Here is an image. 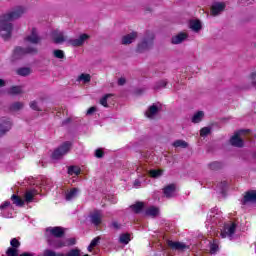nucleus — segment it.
<instances>
[{"label": "nucleus", "mask_w": 256, "mask_h": 256, "mask_svg": "<svg viewBox=\"0 0 256 256\" xmlns=\"http://www.w3.org/2000/svg\"><path fill=\"white\" fill-rule=\"evenodd\" d=\"M25 13L23 6L15 7L11 12L4 14L0 17V35L2 39H11V33L13 31V24L11 21L19 19Z\"/></svg>", "instance_id": "nucleus-1"}, {"label": "nucleus", "mask_w": 256, "mask_h": 256, "mask_svg": "<svg viewBox=\"0 0 256 256\" xmlns=\"http://www.w3.org/2000/svg\"><path fill=\"white\" fill-rule=\"evenodd\" d=\"M155 39V34L153 32H146L141 42L137 46L138 53H143L153 47V41Z\"/></svg>", "instance_id": "nucleus-2"}, {"label": "nucleus", "mask_w": 256, "mask_h": 256, "mask_svg": "<svg viewBox=\"0 0 256 256\" xmlns=\"http://www.w3.org/2000/svg\"><path fill=\"white\" fill-rule=\"evenodd\" d=\"M236 230H237V224L235 223L225 224L223 229L220 232V237L222 239H226V237H228L229 239H233V235H235Z\"/></svg>", "instance_id": "nucleus-3"}, {"label": "nucleus", "mask_w": 256, "mask_h": 256, "mask_svg": "<svg viewBox=\"0 0 256 256\" xmlns=\"http://www.w3.org/2000/svg\"><path fill=\"white\" fill-rule=\"evenodd\" d=\"M46 231H47V233L52 235L48 238V244H49L50 239H52L53 241H55L57 243V242L61 241V237L63 235H65V231H63V228H61V227H49L46 229Z\"/></svg>", "instance_id": "nucleus-4"}, {"label": "nucleus", "mask_w": 256, "mask_h": 256, "mask_svg": "<svg viewBox=\"0 0 256 256\" xmlns=\"http://www.w3.org/2000/svg\"><path fill=\"white\" fill-rule=\"evenodd\" d=\"M71 145V142H64L58 149L53 152V159H61L63 155H67V153H69L71 150Z\"/></svg>", "instance_id": "nucleus-5"}, {"label": "nucleus", "mask_w": 256, "mask_h": 256, "mask_svg": "<svg viewBox=\"0 0 256 256\" xmlns=\"http://www.w3.org/2000/svg\"><path fill=\"white\" fill-rule=\"evenodd\" d=\"M29 53H37V49L33 46L27 48L16 47L12 57L13 59H21V57Z\"/></svg>", "instance_id": "nucleus-6"}, {"label": "nucleus", "mask_w": 256, "mask_h": 256, "mask_svg": "<svg viewBox=\"0 0 256 256\" xmlns=\"http://www.w3.org/2000/svg\"><path fill=\"white\" fill-rule=\"evenodd\" d=\"M247 131L249 130H240L236 132L230 139L231 145H233V147H243V134L247 133Z\"/></svg>", "instance_id": "nucleus-7"}, {"label": "nucleus", "mask_w": 256, "mask_h": 256, "mask_svg": "<svg viewBox=\"0 0 256 256\" xmlns=\"http://www.w3.org/2000/svg\"><path fill=\"white\" fill-rule=\"evenodd\" d=\"M11 127H13V123L11 119L7 117L0 118V137H3L8 131H11Z\"/></svg>", "instance_id": "nucleus-8"}, {"label": "nucleus", "mask_w": 256, "mask_h": 256, "mask_svg": "<svg viewBox=\"0 0 256 256\" xmlns=\"http://www.w3.org/2000/svg\"><path fill=\"white\" fill-rule=\"evenodd\" d=\"M25 41L32 43V45H39L41 43V36H39L37 28L31 29L30 34L25 37Z\"/></svg>", "instance_id": "nucleus-9"}, {"label": "nucleus", "mask_w": 256, "mask_h": 256, "mask_svg": "<svg viewBox=\"0 0 256 256\" xmlns=\"http://www.w3.org/2000/svg\"><path fill=\"white\" fill-rule=\"evenodd\" d=\"M225 7H227L225 2H214L211 6L210 13L213 17H217V15H221L225 11Z\"/></svg>", "instance_id": "nucleus-10"}, {"label": "nucleus", "mask_w": 256, "mask_h": 256, "mask_svg": "<svg viewBox=\"0 0 256 256\" xmlns=\"http://www.w3.org/2000/svg\"><path fill=\"white\" fill-rule=\"evenodd\" d=\"M167 245L173 251H187V249H190L189 245L183 242H175L173 240H167Z\"/></svg>", "instance_id": "nucleus-11"}, {"label": "nucleus", "mask_w": 256, "mask_h": 256, "mask_svg": "<svg viewBox=\"0 0 256 256\" xmlns=\"http://www.w3.org/2000/svg\"><path fill=\"white\" fill-rule=\"evenodd\" d=\"M88 34H81L78 38L75 39H69L68 44L72 47H82V45H85V41L89 39Z\"/></svg>", "instance_id": "nucleus-12"}, {"label": "nucleus", "mask_w": 256, "mask_h": 256, "mask_svg": "<svg viewBox=\"0 0 256 256\" xmlns=\"http://www.w3.org/2000/svg\"><path fill=\"white\" fill-rule=\"evenodd\" d=\"M51 37H52L54 43H56L57 45H59L61 43H65V41H67L69 43L67 36L62 31H59V30L52 31Z\"/></svg>", "instance_id": "nucleus-13"}, {"label": "nucleus", "mask_w": 256, "mask_h": 256, "mask_svg": "<svg viewBox=\"0 0 256 256\" xmlns=\"http://www.w3.org/2000/svg\"><path fill=\"white\" fill-rule=\"evenodd\" d=\"M49 245L50 247H55L56 249H59V247H65L67 245H75V238H70L66 241L58 240V242H55V240L50 239Z\"/></svg>", "instance_id": "nucleus-14"}, {"label": "nucleus", "mask_w": 256, "mask_h": 256, "mask_svg": "<svg viewBox=\"0 0 256 256\" xmlns=\"http://www.w3.org/2000/svg\"><path fill=\"white\" fill-rule=\"evenodd\" d=\"M159 111H161V107H159L157 104H153L147 109L145 115L148 119H155Z\"/></svg>", "instance_id": "nucleus-15"}, {"label": "nucleus", "mask_w": 256, "mask_h": 256, "mask_svg": "<svg viewBox=\"0 0 256 256\" xmlns=\"http://www.w3.org/2000/svg\"><path fill=\"white\" fill-rule=\"evenodd\" d=\"M137 37H138L137 32L126 34L122 37L121 43L122 45H131V43H134Z\"/></svg>", "instance_id": "nucleus-16"}, {"label": "nucleus", "mask_w": 256, "mask_h": 256, "mask_svg": "<svg viewBox=\"0 0 256 256\" xmlns=\"http://www.w3.org/2000/svg\"><path fill=\"white\" fill-rule=\"evenodd\" d=\"M79 193H81V190H79V188H72L70 190H67L65 193L66 201H73V199H77L79 197Z\"/></svg>", "instance_id": "nucleus-17"}, {"label": "nucleus", "mask_w": 256, "mask_h": 256, "mask_svg": "<svg viewBox=\"0 0 256 256\" xmlns=\"http://www.w3.org/2000/svg\"><path fill=\"white\" fill-rule=\"evenodd\" d=\"M247 203H256V191L255 190H251L248 191L243 200H242V205H247Z\"/></svg>", "instance_id": "nucleus-18"}, {"label": "nucleus", "mask_w": 256, "mask_h": 256, "mask_svg": "<svg viewBox=\"0 0 256 256\" xmlns=\"http://www.w3.org/2000/svg\"><path fill=\"white\" fill-rule=\"evenodd\" d=\"M103 219V213L101 211L96 210L90 215V221L93 225H101V221Z\"/></svg>", "instance_id": "nucleus-19"}, {"label": "nucleus", "mask_w": 256, "mask_h": 256, "mask_svg": "<svg viewBox=\"0 0 256 256\" xmlns=\"http://www.w3.org/2000/svg\"><path fill=\"white\" fill-rule=\"evenodd\" d=\"M163 193L167 199H171V197H175V193H176L175 184H170V185L164 187Z\"/></svg>", "instance_id": "nucleus-20"}, {"label": "nucleus", "mask_w": 256, "mask_h": 256, "mask_svg": "<svg viewBox=\"0 0 256 256\" xmlns=\"http://www.w3.org/2000/svg\"><path fill=\"white\" fill-rule=\"evenodd\" d=\"M187 37H189V35L187 33L180 32L176 36L172 37L171 41H172L173 45H179V44L183 43V41H185V39H187Z\"/></svg>", "instance_id": "nucleus-21"}, {"label": "nucleus", "mask_w": 256, "mask_h": 256, "mask_svg": "<svg viewBox=\"0 0 256 256\" xmlns=\"http://www.w3.org/2000/svg\"><path fill=\"white\" fill-rule=\"evenodd\" d=\"M190 29L195 31V33H199L201 31V22L199 20L190 21Z\"/></svg>", "instance_id": "nucleus-22"}, {"label": "nucleus", "mask_w": 256, "mask_h": 256, "mask_svg": "<svg viewBox=\"0 0 256 256\" xmlns=\"http://www.w3.org/2000/svg\"><path fill=\"white\" fill-rule=\"evenodd\" d=\"M203 117H205V113L203 111H198L192 117V123H201L203 121Z\"/></svg>", "instance_id": "nucleus-23"}, {"label": "nucleus", "mask_w": 256, "mask_h": 256, "mask_svg": "<svg viewBox=\"0 0 256 256\" xmlns=\"http://www.w3.org/2000/svg\"><path fill=\"white\" fill-rule=\"evenodd\" d=\"M146 215L149 217H157V215H159V208L154 206L147 208Z\"/></svg>", "instance_id": "nucleus-24"}, {"label": "nucleus", "mask_w": 256, "mask_h": 256, "mask_svg": "<svg viewBox=\"0 0 256 256\" xmlns=\"http://www.w3.org/2000/svg\"><path fill=\"white\" fill-rule=\"evenodd\" d=\"M35 195H37V191H35V190L27 191L24 195L26 203H31V201H33V197H35Z\"/></svg>", "instance_id": "nucleus-25"}, {"label": "nucleus", "mask_w": 256, "mask_h": 256, "mask_svg": "<svg viewBox=\"0 0 256 256\" xmlns=\"http://www.w3.org/2000/svg\"><path fill=\"white\" fill-rule=\"evenodd\" d=\"M16 73H17V75H20L21 77H27V75H31V68H27V67L19 68L16 71Z\"/></svg>", "instance_id": "nucleus-26"}, {"label": "nucleus", "mask_w": 256, "mask_h": 256, "mask_svg": "<svg viewBox=\"0 0 256 256\" xmlns=\"http://www.w3.org/2000/svg\"><path fill=\"white\" fill-rule=\"evenodd\" d=\"M8 93L10 95H21V93H23V88L21 86H13L9 89Z\"/></svg>", "instance_id": "nucleus-27"}, {"label": "nucleus", "mask_w": 256, "mask_h": 256, "mask_svg": "<svg viewBox=\"0 0 256 256\" xmlns=\"http://www.w3.org/2000/svg\"><path fill=\"white\" fill-rule=\"evenodd\" d=\"M25 107V104L23 102H14L10 105V111H21Z\"/></svg>", "instance_id": "nucleus-28"}, {"label": "nucleus", "mask_w": 256, "mask_h": 256, "mask_svg": "<svg viewBox=\"0 0 256 256\" xmlns=\"http://www.w3.org/2000/svg\"><path fill=\"white\" fill-rule=\"evenodd\" d=\"M11 200L13 201L14 205H17V207H23V205L25 204L23 199L19 198V196L15 194L12 195Z\"/></svg>", "instance_id": "nucleus-29"}, {"label": "nucleus", "mask_w": 256, "mask_h": 256, "mask_svg": "<svg viewBox=\"0 0 256 256\" xmlns=\"http://www.w3.org/2000/svg\"><path fill=\"white\" fill-rule=\"evenodd\" d=\"M129 241H131V235L130 234H121L119 237V243H122L123 245H128Z\"/></svg>", "instance_id": "nucleus-30"}, {"label": "nucleus", "mask_w": 256, "mask_h": 256, "mask_svg": "<svg viewBox=\"0 0 256 256\" xmlns=\"http://www.w3.org/2000/svg\"><path fill=\"white\" fill-rule=\"evenodd\" d=\"M77 81H82V83H91V76L89 74L82 73L78 76Z\"/></svg>", "instance_id": "nucleus-31"}, {"label": "nucleus", "mask_w": 256, "mask_h": 256, "mask_svg": "<svg viewBox=\"0 0 256 256\" xmlns=\"http://www.w3.org/2000/svg\"><path fill=\"white\" fill-rule=\"evenodd\" d=\"M217 251H219V245L217 244V240H214L213 242H210V253L215 255Z\"/></svg>", "instance_id": "nucleus-32"}, {"label": "nucleus", "mask_w": 256, "mask_h": 256, "mask_svg": "<svg viewBox=\"0 0 256 256\" xmlns=\"http://www.w3.org/2000/svg\"><path fill=\"white\" fill-rule=\"evenodd\" d=\"M6 256H19V249L8 247Z\"/></svg>", "instance_id": "nucleus-33"}, {"label": "nucleus", "mask_w": 256, "mask_h": 256, "mask_svg": "<svg viewBox=\"0 0 256 256\" xmlns=\"http://www.w3.org/2000/svg\"><path fill=\"white\" fill-rule=\"evenodd\" d=\"M173 147H182V149H187L188 144L185 142V140H176L173 143Z\"/></svg>", "instance_id": "nucleus-34"}, {"label": "nucleus", "mask_w": 256, "mask_h": 256, "mask_svg": "<svg viewBox=\"0 0 256 256\" xmlns=\"http://www.w3.org/2000/svg\"><path fill=\"white\" fill-rule=\"evenodd\" d=\"M150 177H153L154 179H157L158 177H161L163 175V170H150L149 171Z\"/></svg>", "instance_id": "nucleus-35"}, {"label": "nucleus", "mask_w": 256, "mask_h": 256, "mask_svg": "<svg viewBox=\"0 0 256 256\" xmlns=\"http://www.w3.org/2000/svg\"><path fill=\"white\" fill-rule=\"evenodd\" d=\"M81 173V169L77 166H72L68 168L69 175H79Z\"/></svg>", "instance_id": "nucleus-36"}, {"label": "nucleus", "mask_w": 256, "mask_h": 256, "mask_svg": "<svg viewBox=\"0 0 256 256\" xmlns=\"http://www.w3.org/2000/svg\"><path fill=\"white\" fill-rule=\"evenodd\" d=\"M132 211L134 213H141V209H143V202H138L131 206Z\"/></svg>", "instance_id": "nucleus-37"}, {"label": "nucleus", "mask_w": 256, "mask_h": 256, "mask_svg": "<svg viewBox=\"0 0 256 256\" xmlns=\"http://www.w3.org/2000/svg\"><path fill=\"white\" fill-rule=\"evenodd\" d=\"M99 241H101V237L94 238L88 246V251H93V247H97V245H99Z\"/></svg>", "instance_id": "nucleus-38"}, {"label": "nucleus", "mask_w": 256, "mask_h": 256, "mask_svg": "<svg viewBox=\"0 0 256 256\" xmlns=\"http://www.w3.org/2000/svg\"><path fill=\"white\" fill-rule=\"evenodd\" d=\"M53 55L56 59H65V52L63 50H54Z\"/></svg>", "instance_id": "nucleus-39"}, {"label": "nucleus", "mask_w": 256, "mask_h": 256, "mask_svg": "<svg viewBox=\"0 0 256 256\" xmlns=\"http://www.w3.org/2000/svg\"><path fill=\"white\" fill-rule=\"evenodd\" d=\"M113 96V94H106L102 97V99L100 100V105H102L103 107H109V105L107 104V99L111 98Z\"/></svg>", "instance_id": "nucleus-40"}, {"label": "nucleus", "mask_w": 256, "mask_h": 256, "mask_svg": "<svg viewBox=\"0 0 256 256\" xmlns=\"http://www.w3.org/2000/svg\"><path fill=\"white\" fill-rule=\"evenodd\" d=\"M10 245L12 249H19L21 247V242H19L17 238H13L10 241Z\"/></svg>", "instance_id": "nucleus-41"}, {"label": "nucleus", "mask_w": 256, "mask_h": 256, "mask_svg": "<svg viewBox=\"0 0 256 256\" xmlns=\"http://www.w3.org/2000/svg\"><path fill=\"white\" fill-rule=\"evenodd\" d=\"M248 81H250V83L252 85L256 86V70H254L249 76H248Z\"/></svg>", "instance_id": "nucleus-42"}, {"label": "nucleus", "mask_w": 256, "mask_h": 256, "mask_svg": "<svg viewBox=\"0 0 256 256\" xmlns=\"http://www.w3.org/2000/svg\"><path fill=\"white\" fill-rule=\"evenodd\" d=\"M43 256H65V254L55 253L53 250H46Z\"/></svg>", "instance_id": "nucleus-43"}, {"label": "nucleus", "mask_w": 256, "mask_h": 256, "mask_svg": "<svg viewBox=\"0 0 256 256\" xmlns=\"http://www.w3.org/2000/svg\"><path fill=\"white\" fill-rule=\"evenodd\" d=\"M211 133V129L209 127H204L200 130L201 137H207Z\"/></svg>", "instance_id": "nucleus-44"}, {"label": "nucleus", "mask_w": 256, "mask_h": 256, "mask_svg": "<svg viewBox=\"0 0 256 256\" xmlns=\"http://www.w3.org/2000/svg\"><path fill=\"white\" fill-rule=\"evenodd\" d=\"M30 108H32L33 111H41V108H39V103H37L35 100L30 102Z\"/></svg>", "instance_id": "nucleus-45"}, {"label": "nucleus", "mask_w": 256, "mask_h": 256, "mask_svg": "<svg viewBox=\"0 0 256 256\" xmlns=\"http://www.w3.org/2000/svg\"><path fill=\"white\" fill-rule=\"evenodd\" d=\"M162 87H167V80H161L155 85V89H161Z\"/></svg>", "instance_id": "nucleus-46"}, {"label": "nucleus", "mask_w": 256, "mask_h": 256, "mask_svg": "<svg viewBox=\"0 0 256 256\" xmlns=\"http://www.w3.org/2000/svg\"><path fill=\"white\" fill-rule=\"evenodd\" d=\"M81 254L79 253V250H71L64 256H80Z\"/></svg>", "instance_id": "nucleus-47"}, {"label": "nucleus", "mask_w": 256, "mask_h": 256, "mask_svg": "<svg viewBox=\"0 0 256 256\" xmlns=\"http://www.w3.org/2000/svg\"><path fill=\"white\" fill-rule=\"evenodd\" d=\"M10 205H11V202L5 201L4 203H2V204L0 205L1 211H5V208H6V207H10Z\"/></svg>", "instance_id": "nucleus-48"}, {"label": "nucleus", "mask_w": 256, "mask_h": 256, "mask_svg": "<svg viewBox=\"0 0 256 256\" xmlns=\"http://www.w3.org/2000/svg\"><path fill=\"white\" fill-rule=\"evenodd\" d=\"M95 157H97L98 159H101V157H103V150L97 149L95 152Z\"/></svg>", "instance_id": "nucleus-49"}, {"label": "nucleus", "mask_w": 256, "mask_h": 256, "mask_svg": "<svg viewBox=\"0 0 256 256\" xmlns=\"http://www.w3.org/2000/svg\"><path fill=\"white\" fill-rule=\"evenodd\" d=\"M95 111H97L96 107H90L87 111V115H93V113H95Z\"/></svg>", "instance_id": "nucleus-50"}, {"label": "nucleus", "mask_w": 256, "mask_h": 256, "mask_svg": "<svg viewBox=\"0 0 256 256\" xmlns=\"http://www.w3.org/2000/svg\"><path fill=\"white\" fill-rule=\"evenodd\" d=\"M219 163L218 162H214L210 164V169L215 170V169H219Z\"/></svg>", "instance_id": "nucleus-51"}, {"label": "nucleus", "mask_w": 256, "mask_h": 256, "mask_svg": "<svg viewBox=\"0 0 256 256\" xmlns=\"http://www.w3.org/2000/svg\"><path fill=\"white\" fill-rule=\"evenodd\" d=\"M112 227L114 228V229H121V224H119V222H112Z\"/></svg>", "instance_id": "nucleus-52"}, {"label": "nucleus", "mask_w": 256, "mask_h": 256, "mask_svg": "<svg viewBox=\"0 0 256 256\" xmlns=\"http://www.w3.org/2000/svg\"><path fill=\"white\" fill-rule=\"evenodd\" d=\"M134 187H136V189H138V187H141V180H139V179L135 180Z\"/></svg>", "instance_id": "nucleus-53"}, {"label": "nucleus", "mask_w": 256, "mask_h": 256, "mask_svg": "<svg viewBox=\"0 0 256 256\" xmlns=\"http://www.w3.org/2000/svg\"><path fill=\"white\" fill-rule=\"evenodd\" d=\"M18 256H35V254L29 253V252H24L22 254H18Z\"/></svg>", "instance_id": "nucleus-54"}, {"label": "nucleus", "mask_w": 256, "mask_h": 256, "mask_svg": "<svg viewBox=\"0 0 256 256\" xmlns=\"http://www.w3.org/2000/svg\"><path fill=\"white\" fill-rule=\"evenodd\" d=\"M125 78H120L119 80H118V85H123L124 83H125Z\"/></svg>", "instance_id": "nucleus-55"}, {"label": "nucleus", "mask_w": 256, "mask_h": 256, "mask_svg": "<svg viewBox=\"0 0 256 256\" xmlns=\"http://www.w3.org/2000/svg\"><path fill=\"white\" fill-rule=\"evenodd\" d=\"M5 85V81L3 79H0V87H3Z\"/></svg>", "instance_id": "nucleus-56"}, {"label": "nucleus", "mask_w": 256, "mask_h": 256, "mask_svg": "<svg viewBox=\"0 0 256 256\" xmlns=\"http://www.w3.org/2000/svg\"><path fill=\"white\" fill-rule=\"evenodd\" d=\"M221 185H222V189H223L224 187L227 186V183L226 182H222Z\"/></svg>", "instance_id": "nucleus-57"}]
</instances>
